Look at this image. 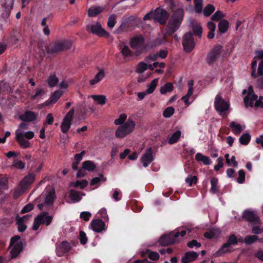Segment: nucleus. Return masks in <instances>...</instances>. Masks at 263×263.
<instances>
[{
    "mask_svg": "<svg viewBox=\"0 0 263 263\" xmlns=\"http://www.w3.org/2000/svg\"><path fill=\"white\" fill-rule=\"evenodd\" d=\"M210 192L212 194H217L219 191L220 186L218 184V179L216 177H212L210 180Z\"/></svg>",
    "mask_w": 263,
    "mask_h": 263,
    "instance_id": "nucleus-23",
    "label": "nucleus"
},
{
    "mask_svg": "<svg viewBox=\"0 0 263 263\" xmlns=\"http://www.w3.org/2000/svg\"><path fill=\"white\" fill-rule=\"evenodd\" d=\"M223 47L220 44H216L208 53L206 61L209 65H213L219 59L222 53Z\"/></svg>",
    "mask_w": 263,
    "mask_h": 263,
    "instance_id": "nucleus-5",
    "label": "nucleus"
},
{
    "mask_svg": "<svg viewBox=\"0 0 263 263\" xmlns=\"http://www.w3.org/2000/svg\"><path fill=\"white\" fill-rule=\"evenodd\" d=\"M215 7L212 4L207 5L202 10L203 15L205 17L210 16L215 11Z\"/></svg>",
    "mask_w": 263,
    "mask_h": 263,
    "instance_id": "nucleus-42",
    "label": "nucleus"
},
{
    "mask_svg": "<svg viewBox=\"0 0 263 263\" xmlns=\"http://www.w3.org/2000/svg\"><path fill=\"white\" fill-rule=\"evenodd\" d=\"M103 9L101 7H90L88 10V15L89 17H95L100 14Z\"/></svg>",
    "mask_w": 263,
    "mask_h": 263,
    "instance_id": "nucleus-35",
    "label": "nucleus"
},
{
    "mask_svg": "<svg viewBox=\"0 0 263 263\" xmlns=\"http://www.w3.org/2000/svg\"><path fill=\"white\" fill-rule=\"evenodd\" d=\"M251 140V136L249 134L246 133L242 134L239 138V142L242 145H246L248 144Z\"/></svg>",
    "mask_w": 263,
    "mask_h": 263,
    "instance_id": "nucleus-45",
    "label": "nucleus"
},
{
    "mask_svg": "<svg viewBox=\"0 0 263 263\" xmlns=\"http://www.w3.org/2000/svg\"><path fill=\"white\" fill-rule=\"evenodd\" d=\"M258 239V237L256 235L247 236L244 240V242L248 245H250Z\"/></svg>",
    "mask_w": 263,
    "mask_h": 263,
    "instance_id": "nucleus-48",
    "label": "nucleus"
},
{
    "mask_svg": "<svg viewBox=\"0 0 263 263\" xmlns=\"http://www.w3.org/2000/svg\"><path fill=\"white\" fill-rule=\"evenodd\" d=\"M230 126L233 130V132L235 135H239L242 130L241 125L233 121L230 123Z\"/></svg>",
    "mask_w": 263,
    "mask_h": 263,
    "instance_id": "nucleus-40",
    "label": "nucleus"
},
{
    "mask_svg": "<svg viewBox=\"0 0 263 263\" xmlns=\"http://www.w3.org/2000/svg\"><path fill=\"white\" fill-rule=\"evenodd\" d=\"M223 17L224 15L222 12L217 11L212 15L211 19L214 21H217Z\"/></svg>",
    "mask_w": 263,
    "mask_h": 263,
    "instance_id": "nucleus-59",
    "label": "nucleus"
},
{
    "mask_svg": "<svg viewBox=\"0 0 263 263\" xmlns=\"http://www.w3.org/2000/svg\"><path fill=\"white\" fill-rule=\"evenodd\" d=\"M145 42L144 38L142 35L136 36L132 38L129 42V45L132 48L139 49L141 48Z\"/></svg>",
    "mask_w": 263,
    "mask_h": 263,
    "instance_id": "nucleus-15",
    "label": "nucleus"
},
{
    "mask_svg": "<svg viewBox=\"0 0 263 263\" xmlns=\"http://www.w3.org/2000/svg\"><path fill=\"white\" fill-rule=\"evenodd\" d=\"M159 254L158 253L154 251H150L148 253V258L152 260H157L159 258Z\"/></svg>",
    "mask_w": 263,
    "mask_h": 263,
    "instance_id": "nucleus-64",
    "label": "nucleus"
},
{
    "mask_svg": "<svg viewBox=\"0 0 263 263\" xmlns=\"http://www.w3.org/2000/svg\"><path fill=\"white\" fill-rule=\"evenodd\" d=\"M35 94L31 96L32 100H35L39 97H42L44 93V90L43 88H37L35 90Z\"/></svg>",
    "mask_w": 263,
    "mask_h": 263,
    "instance_id": "nucleus-60",
    "label": "nucleus"
},
{
    "mask_svg": "<svg viewBox=\"0 0 263 263\" xmlns=\"http://www.w3.org/2000/svg\"><path fill=\"white\" fill-rule=\"evenodd\" d=\"M4 6L5 8V10L3 13L2 15L3 17H4L5 19H7L10 15V11L11 9L12 8L13 5L9 6L7 4H5L4 5Z\"/></svg>",
    "mask_w": 263,
    "mask_h": 263,
    "instance_id": "nucleus-55",
    "label": "nucleus"
},
{
    "mask_svg": "<svg viewBox=\"0 0 263 263\" xmlns=\"http://www.w3.org/2000/svg\"><path fill=\"white\" fill-rule=\"evenodd\" d=\"M181 131L177 130L170 138L168 142L170 144H173L177 143L181 136Z\"/></svg>",
    "mask_w": 263,
    "mask_h": 263,
    "instance_id": "nucleus-36",
    "label": "nucleus"
},
{
    "mask_svg": "<svg viewBox=\"0 0 263 263\" xmlns=\"http://www.w3.org/2000/svg\"><path fill=\"white\" fill-rule=\"evenodd\" d=\"M76 115L80 119H85L91 115L93 110L91 107L78 105L76 108Z\"/></svg>",
    "mask_w": 263,
    "mask_h": 263,
    "instance_id": "nucleus-12",
    "label": "nucleus"
},
{
    "mask_svg": "<svg viewBox=\"0 0 263 263\" xmlns=\"http://www.w3.org/2000/svg\"><path fill=\"white\" fill-rule=\"evenodd\" d=\"M239 177L237 178V182L239 183H242L245 180V173L243 170H240L238 171Z\"/></svg>",
    "mask_w": 263,
    "mask_h": 263,
    "instance_id": "nucleus-63",
    "label": "nucleus"
},
{
    "mask_svg": "<svg viewBox=\"0 0 263 263\" xmlns=\"http://www.w3.org/2000/svg\"><path fill=\"white\" fill-rule=\"evenodd\" d=\"M47 82L49 87H53L58 84L59 79L55 74H51L49 76Z\"/></svg>",
    "mask_w": 263,
    "mask_h": 263,
    "instance_id": "nucleus-34",
    "label": "nucleus"
},
{
    "mask_svg": "<svg viewBox=\"0 0 263 263\" xmlns=\"http://www.w3.org/2000/svg\"><path fill=\"white\" fill-rule=\"evenodd\" d=\"M80 193L79 192L73 189L70 190L69 197L73 202H78L81 200L82 198L80 196Z\"/></svg>",
    "mask_w": 263,
    "mask_h": 263,
    "instance_id": "nucleus-33",
    "label": "nucleus"
},
{
    "mask_svg": "<svg viewBox=\"0 0 263 263\" xmlns=\"http://www.w3.org/2000/svg\"><path fill=\"white\" fill-rule=\"evenodd\" d=\"M197 176L190 175L185 179V182L189 184L190 186H192L193 184H195L197 183Z\"/></svg>",
    "mask_w": 263,
    "mask_h": 263,
    "instance_id": "nucleus-52",
    "label": "nucleus"
},
{
    "mask_svg": "<svg viewBox=\"0 0 263 263\" xmlns=\"http://www.w3.org/2000/svg\"><path fill=\"white\" fill-rule=\"evenodd\" d=\"M34 208V205L33 203H29L26 205L21 210V213L24 214L26 213H28L31 211H32Z\"/></svg>",
    "mask_w": 263,
    "mask_h": 263,
    "instance_id": "nucleus-61",
    "label": "nucleus"
},
{
    "mask_svg": "<svg viewBox=\"0 0 263 263\" xmlns=\"http://www.w3.org/2000/svg\"><path fill=\"white\" fill-rule=\"evenodd\" d=\"M201 243L198 242L196 240L193 239L187 243V246L190 248H193L194 247L199 248L201 247Z\"/></svg>",
    "mask_w": 263,
    "mask_h": 263,
    "instance_id": "nucleus-62",
    "label": "nucleus"
},
{
    "mask_svg": "<svg viewBox=\"0 0 263 263\" xmlns=\"http://www.w3.org/2000/svg\"><path fill=\"white\" fill-rule=\"evenodd\" d=\"M182 46L185 52H191L195 46V42L192 32H186L182 38Z\"/></svg>",
    "mask_w": 263,
    "mask_h": 263,
    "instance_id": "nucleus-8",
    "label": "nucleus"
},
{
    "mask_svg": "<svg viewBox=\"0 0 263 263\" xmlns=\"http://www.w3.org/2000/svg\"><path fill=\"white\" fill-rule=\"evenodd\" d=\"M72 122L67 121L65 120H63L61 125V129L62 133L66 134L71 127Z\"/></svg>",
    "mask_w": 263,
    "mask_h": 263,
    "instance_id": "nucleus-41",
    "label": "nucleus"
},
{
    "mask_svg": "<svg viewBox=\"0 0 263 263\" xmlns=\"http://www.w3.org/2000/svg\"><path fill=\"white\" fill-rule=\"evenodd\" d=\"M148 65L143 62H140L137 66L136 71L137 73H142L147 69Z\"/></svg>",
    "mask_w": 263,
    "mask_h": 263,
    "instance_id": "nucleus-47",
    "label": "nucleus"
},
{
    "mask_svg": "<svg viewBox=\"0 0 263 263\" xmlns=\"http://www.w3.org/2000/svg\"><path fill=\"white\" fill-rule=\"evenodd\" d=\"M192 27L193 35H196L201 38L202 34L203 29L200 23L195 22L194 20L191 23Z\"/></svg>",
    "mask_w": 263,
    "mask_h": 263,
    "instance_id": "nucleus-21",
    "label": "nucleus"
},
{
    "mask_svg": "<svg viewBox=\"0 0 263 263\" xmlns=\"http://www.w3.org/2000/svg\"><path fill=\"white\" fill-rule=\"evenodd\" d=\"M76 109L72 107L65 115L64 120L72 122Z\"/></svg>",
    "mask_w": 263,
    "mask_h": 263,
    "instance_id": "nucleus-57",
    "label": "nucleus"
},
{
    "mask_svg": "<svg viewBox=\"0 0 263 263\" xmlns=\"http://www.w3.org/2000/svg\"><path fill=\"white\" fill-rule=\"evenodd\" d=\"M229 22L226 20H221L218 23V32L221 34L226 33L229 28Z\"/></svg>",
    "mask_w": 263,
    "mask_h": 263,
    "instance_id": "nucleus-27",
    "label": "nucleus"
},
{
    "mask_svg": "<svg viewBox=\"0 0 263 263\" xmlns=\"http://www.w3.org/2000/svg\"><path fill=\"white\" fill-rule=\"evenodd\" d=\"M214 107L219 115L225 118L227 116L226 112L229 110L230 104L223 99L220 95H217L215 98Z\"/></svg>",
    "mask_w": 263,
    "mask_h": 263,
    "instance_id": "nucleus-3",
    "label": "nucleus"
},
{
    "mask_svg": "<svg viewBox=\"0 0 263 263\" xmlns=\"http://www.w3.org/2000/svg\"><path fill=\"white\" fill-rule=\"evenodd\" d=\"M86 29L88 32L96 34L99 37H105L107 39L110 35L108 32L102 28L101 24L98 22L94 24L87 25Z\"/></svg>",
    "mask_w": 263,
    "mask_h": 263,
    "instance_id": "nucleus-7",
    "label": "nucleus"
},
{
    "mask_svg": "<svg viewBox=\"0 0 263 263\" xmlns=\"http://www.w3.org/2000/svg\"><path fill=\"white\" fill-rule=\"evenodd\" d=\"M238 240L236 235L234 234H231L229 237L226 243L230 247L231 245L235 246L238 244Z\"/></svg>",
    "mask_w": 263,
    "mask_h": 263,
    "instance_id": "nucleus-46",
    "label": "nucleus"
},
{
    "mask_svg": "<svg viewBox=\"0 0 263 263\" xmlns=\"http://www.w3.org/2000/svg\"><path fill=\"white\" fill-rule=\"evenodd\" d=\"M242 217L249 222L254 223H258L259 222V217L253 211L250 210H245L243 213Z\"/></svg>",
    "mask_w": 263,
    "mask_h": 263,
    "instance_id": "nucleus-16",
    "label": "nucleus"
},
{
    "mask_svg": "<svg viewBox=\"0 0 263 263\" xmlns=\"http://www.w3.org/2000/svg\"><path fill=\"white\" fill-rule=\"evenodd\" d=\"M257 64V61L255 59H253L251 63V76L254 78L257 77V72L256 73Z\"/></svg>",
    "mask_w": 263,
    "mask_h": 263,
    "instance_id": "nucleus-49",
    "label": "nucleus"
},
{
    "mask_svg": "<svg viewBox=\"0 0 263 263\" xmlns=\"http://www.w3.org/2000/svg\"><path fill=\"white\" fill-rule=\"evenodd\" d=\"M79 239L81 245H85L87 243L88 238L86 233L83 231H80L79 232Z\"/></svg>",
    "mask_w": 263,
    "mask_h": 263,
    "instance_id": "nucleus-50",
    "label": "nucleus"
},
{
    "mask_svg": "<svg viewBox=\"0 0 263 263\" xmlns=\"http://www.w3.org/2000/svg\"><path fill=\"white\" fill-rule=\"evenodd\" d=\"M35 179V176L33 174H30L24 177L21 182L20 184L23 187H27L28 185L32 184Z\"/></svg>",
    "mask_w": 263,
    "mask_h": 263,
    "instance_id": "nucleus-26",
    "label": "nucleus"
},
{
    "mask_svg": "<svg viewBox=\"0 0 263 263\" xmlns=\"http://www.w3.org/2000/svg\"><path fill=\"white\" fill-rule=\"evenodd\" d=\"M23 249V244L21 241L14 245L13 248L10 251L11 258H14L17 257L21 252Z\"/></svg>",
    "mask_w": 263,
    "mask_h": 263,
    "instance_id": "nucleus-22",
    "label": "nucleus"
},
{
    "mask_svg": "<svg viewBox=\"0 0 263 263\" xmlns=\"http://www.w3.org/2000/svg\"><path fill=\"white\" fill-rule=\"evenodd\" d=\"M53 217L48 215V212H43L35 217L32 226V230L37 231L41 224L48 226L50 224Z\"/></svg>",
    "mask_w": 263,
    "mask_h": 263,
    "instance_id": "nucleus-4",
    "label": "nucleus"
},
{
    "mask_svg": "<svg viewBox=\"0 0 263 263\" xmlns=\"http://www.w3.org/2000/svg\"><path fill=\"white\" fill-rule=\"evenodd\" d=\"M184 16V10L181 8L175 10L171 15L165 29V34L172 36L180 27Z\"/></svg>",
    "mask_w": 263,
    "mask_h": 263,
    "instance_id": "nucleus-1",
    "label": "nucleus"
},
{
    "mask_svg": "<svg viewBox=\"0 0 263 263\" xmlns=\"http://www.w3.org/2000/svg\"><path fill=\"white\" fill-rule=\"evenodd\" d=\"M258 96L257 95L254 93L252 86L249 87V92L248 95L246 96L243 99V101L245 105L248 106L249 105L250 106L253 107L254 106V101H257Z\"/></svg>",
    "mask_w": 263,
    "mask_h": 263,
    "instance_id": "nucleus-13",
    "label": "nucleus"
},
{
    "mask_svg": "<svg viewBox=\"0 0 263 263\" xmlns=\"http://www.w3.org/2000/svg\"><path fill=\"white\" fill-rule=\"evenodd\" d=\"M195 159L198 162H202L205 165H210L211 161L209 157L204 156L200 153H198L195 156Z\"/></svg>",
    "mask_w": 263,
    "mask_h": 263,
    "instance_id": "nucleus-28",
    "label": "nucleus"
},
{
    "mask_svg": "<svg viewBox=\"0 0 263 263\" xmlns=\"http://www.w3.org/2000/svg\"><path fill=\"white\" fill-rule=\"evenodd\" d=\"M169 18V14L165 9L161 7L157 8L153 13V18L160 25H165Z\"/></svg>",
    "mask_w": 263,
    "mask_h": 263,
    "instance_id": "nucleus-9",
    "label": "nucleus"
},
{
    "mask_svg": "<svg viewBox=\"0 0 263 263\" xmlns=\"http://www.w3.org/2000/svg\"><path fill=\"white\" fill-rule=\"evenodd\" d=\"M229 247L226 242L224 243L220 249L217 251L215 253H214V256L215 257H217L221 256L222 254L231 252V250L229 249Z\"/></svg>",
    "mask_w": 263,
    "mask_h": 263,
    "instance_id": "nucleus-30",
    "label": "nucleus"
},
{
    "mask_svg": "<svg viewBox=\"0 0 263 263\" xmlns=\"http://www.w3.org/2000/svg\"><path fill=\"white\" fill-rule=\"evenodd\" d=\"M63 92L60 90H56L53 93H52L48 99L45 103V105H53L55 104L60 98L62 96Z\"/></svg>",
    "mask_w": 263,
    "mask_h": 263,
    "instance_id": "nucleus-19",
    "label": "nucleus"
},
{
    "mask_svg": "<svg viewBox=\"0 0 263 263\" xmlns=\"http://www.w3.org/2000/svg\"><path fill=\"white\" fill-rule=\"evenodd\" d=\"M120 52L125 59L134 55L133 52L129 49L127 45H124L121 48Z\"/></svg>",
    "mask_w": 263,
    "mask_h": 263,
    "instance_id": "nucleus-32",
    "label": "nucleus"
},
{
    "mask_svg": "<svg viewBox=\"0 0 263 263\" xmlns=\"http://www.w3.org/2000/svg\"><path fill=\"white\" fill-rule=\"evenodd\" d=\"M103 180L104 181L106 180L105 178H104L103 175L102 174H100L99 175V177H95L92 178L90 181V185H95L96 184H98L101 180Z\"/></svg>",
    "mask_w": 263,
    "mask_h": 263,
    "instance_id": "nucleus-56",
    "label": "nucleus"
},
{
    "mask_svg": "<svg viewBox=\"0 0 263 263\" xmlns=\"http://www.w3.org/2000/svg\"><path fill=\"white\" fill-rule=\"evenodd\" d=\"M127 118V116L125 114H122L119 116V118L115 120L114 123L117 125L123 124Z\"/></svg>",
    "mask_w": 263,
    "mask_h": 263,
    "instance_id": "nucleus-51",
    "label": "nucleus"
},
{
    "mask_svg": "<svg viewBox=\"0 0 263 263\" xmlns=\"http://www.w3.org/2000/svg\"><path fill=\"white\" fill-rule=\"evenodd\" d=\"M198 256V254L194 251L187 252L181 259L182 263H189L195 260Z\"/></svg>",
    "mask_w": 263,
    "mask_h": 263,
    "instance_id": "nucleus-20",
    "label": "nucleus"
},
{
    "mask_svg": "<svg viewBox=\"0 0 263 263\" xmlns=\"http://www.w3.org/2000/svg\"><path fill=\"white\" fill-rule=\"evenodd\" d=\"M72 43L69 40H59L53 44L47 46L45 48L46 52L49 54H56L59 53L70 49Z\"/></svg>",
    "mask_w": 263,
    "mask_h": 263,
    "instance_id": "nucleus-2",
    "label": "nucleus"
},
{
    "mask_svg": "<svg viewBox=\"0 0 263 263\" xmlns=\"http://www.w3.org/2000/svg\"><path fill=\"white\" fill-rule=\"evenodd\" d=\"M82 168L88 171L92 172L96 169V165L93 161L87 160L83 162Z\"/></svg>",
    "mask_w": 263,
    "mask_h": 263,
    "instance_id": "nucleus-31",
    "label": "nucleus"
},
{
    "mask_svg": "<svg viewBox=\"0 0 263 263\" xmlns=\"http://www.w3.org/2000/svg\"><path fill=\"white\" fill-rule=\"evenodd\" d=\"M153 151L152 147L147 148L141 158V162L144 167H147L154 160Z\"/></svg>",
    "mask_w": 263,
    "mask_h": 263,
    "instance_id": "nucleus-11",
    "label": "nucleus"
},
{
    "mask_svg": "<svg viewBox=\"0 0 263 263\" xmlns=\"http://www.w3.org/2000/svg\"><path fill=\"white\" fill-rule=\"evenodd\" d=\"M116 15L115 14L110 15L108 19L107 26L110 28H112L116 24Z\"/></svg>",
    "mask_w": 263,
    "mask_h": 263,
    "instance_id": "nucleus-58",
    "label": "nucleus"
},
{
    "mask_svg": "<svg viewBox=\"0 0 263 263\" xmlns=\"http://www.w3.org/2000/svg\"><path fill=\"white\" fill-rule=\"evenodd\" d=\"M15 134L16 141L21 148H27L30 146V142L24 137V133L23 132L17 129L16 130Z\"/></svg>",
    "mask_w": 263,
    "mask_h": 263,
    "instance_id": "nucleus-14",
    "label": "nucleus"
},
{
    "mask_svg": "<svg viewBox=\"0 0 263 263\" xmlns=\"http://www.w3.org/2000/svg\"><path fill=\"white\" fill-rule=\"evenodd\" d=\"M179 233L177 232L172 231L168 234L162 236L159 240V244L161 246H167L175 243L178 241Z\"/></svg>",
    "mask_w": 263,
    "mask_h": 263,
    "instance_id": "nucleus-6",
    "label": "nucleus"
},
{
    "mask_svg": "<svg viewBox=\"0 0 263 263\" xmlns=\"http://www.w3.org/2000/svg\"><path fill=\"white\" fill-rule=\"evenodd\" d=\"M56 198L54 190L50 191L46 195L45 199V204L47 205H52Z\"/></svg>",
    "mask_w": 263,
    "mask_h": 263,
    "instance_id": "nucleus-24",
    "label": "nucleus"
},
{
    "mask_svg": "<svg viewBox=\"0 0 263 263\" xmlns=\"http://www.w3.org/2000/svg\"><path fill=\"white\" fill-rule=\"evenodd\" d=\"M175 109L173 107H168L164 110L163 116L165 118H170L173 115Z\"/></svg>",
    "mask_w": 263,
    "mask_h": 263,
    "instance_id": "nucleus-54",
    "label": "nucleus"
},
{
    "mask_svg": "<svg viewBox=\"0 0 263 263\" xmlns=\"http://www.w3.org/2000/svg\"><path fill=\"white\" fill-rule=\"evenodd\" d=\"M90 225L92 230L97 233H100L105 230V223L100 219L92 220Z\"/></svg>",
    "mask_w": 263,
    "mask_h": 263,
    "instance_id": "nucleus-18",
    "label": "nucleus"
},
{
    "mask_svg": "<svg viewBox=\"0 0 263 263\" xmlns=\"http://www.w3.org/2000/svg\"><path fill=\"white\" fill-rule=\"evenodd\" d=\"M173 89L174 86L172 83L167 82L163 86L160 88V91L161 94L164 95L167 92H172L173 90Z\"/></svg>",
    "mask_w": 263,
    "mask_h": 263,
    "instance_id": "nucleus-37",
    "label": "nucleus"
},
{
    "mask_svg": "<svg viewBox=\"0 0 263 263\" xmlns=\"http://www.w3.org/2000/svg\"><path fill=\"white\" fill-rule=\"evenodd\" d=\"M130 133L124 128H121V126H119L115 133V136L118 138H123L126 137Z\"/></svg>",
    "mask_w": 263,
    "mask_h": 263,
    "instance_id": "nucleus-38",
    "label": "nucleus"
},
{
    "mask_svg": "<svg viewBox=\"0 0 263 263\" xmlns=\"http://www.w3.org/2000/svg\"><path fill=\"white\" fill-rule=\"evenodd\" d=\"M158 83V79H154L151 83L148 85L147 89L146 90L147 94L152 93L156 89Z\"/></svg>",
    "mask_w": 263,
    "mask_h": 263,
    "instance_id": "nucleus-39",
    "label": "nucleus"
},
{
    "mask_svg": "<svg viewBox=\"0 0 263 263\" xmlns=\"http://www.w3.org/2000/svg\"><path fill=\"white\" fill-rule=\"evenodd\" d=\"M70 243L67 241H63L56 244V253L58 256H63L71 249Z\"/></svg>",
    "mask_w": 263,
    "mask_h": 263,
    "instance_id": "nucleus-10",
    "label": "nucleus"
},
{
    "mask_svg": "<svg viewBox=\"0 0 263 263\" xmlns=\"http://www.w3.org/2000/svg\"><path fill=\"white\" fill-rule=\"evenodd\" d=\"M105 76V73L103 69H101L95 76L93 79L89 81V84L91 85L96 84L100 82Z\"/></svg>",
    "mask_w": 263,
    "mask_h": 263,
    "instance_id": "nucleus-29",
    "label": "nucleus"
},
{
    "mask_svg": "<svg viewBox=\"0 0 263 263\" xmlns=\"http://www.w3.org/2000/svg\"><path fill=\"white\" fill-rule=\"evenodd\" d=\"M88 185V181L86 180L82 181L77 180L73 183V186L75 187H80V189H83Z\"/></svg>",
    "mask_w": 263,
    "mask_h": 263,
    "instance_id": "nucleus-53",
    "label": "nucleus"
},
{
    "mask_svg": "<svg viewBox=\"0 0 263 263\" xmlns=\"http://www.w3.org/2000/svg\"><path fill=\"white\" fill-rule=\"evenodd\" d=\"M91 98L99 104L103 105L106 103V98L104 95H92Z\"/></svg>",
    "mask_w": 263,
    "mask_h": 263,
    "instance_id": "nucleus-44",
    "label": "nucleus"
},
{
    "mask_svg": "<svg viewBox=\"0 0 263 263\" xmlns=\"http://www.w3.org/2000/svg\"><path fill=\"white\" fill-rule=\"evenodd\" d=\"M194 3L196 13H201L203 10V0H194Z\"/></svg>",
    "mask_w": 263,
    "mask_h": 263,
    "instance_id": "nucleus-43",
    "label": "nucleus"
},
{
    "mask_svg": "<svg viewBox=\"0 0 263 263\" xmlns=\"http://www.w3.org/2000/svg\"><path fill=\"white\" fill-rule=\"evenodd\" d=\"M37 114L30 110L26 111L21 115L19 118L23 122H31L36 119Z\"/></svg>",
    "mask_w": 263,
    "mask_h": 263,
    "instance_id": "nucleus-17",
    "label": "nucleus"
},
{
    "mask_svg": "<svg viewBox=\"0 0 263 263\" xmlns=\"http://www.w3.org/2000/svg\"><path fill=\"white\" fill-rule=\"evenodd\" d=\"M135 125V122L132 119L128 118L126 122L121 125V128H124L128 132L131 133L134 130Z\"/></svg>",
    "mask_w": 263,
    "mask_h": 263,
    "instance_id": "nucleus-25",
    "label": "nucleus"
}]
</instances>
